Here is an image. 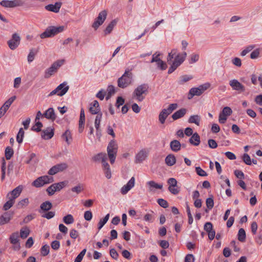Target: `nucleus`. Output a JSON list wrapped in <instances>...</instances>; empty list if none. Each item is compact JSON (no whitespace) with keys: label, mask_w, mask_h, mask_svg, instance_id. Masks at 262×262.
Listing matches in <instances>:
<instances>
[{"label":"nucleus","mask_w":262,"mask_h":262,"mask_svg":"<svg viewBox=\"0 0 262 262\" xmlns=\"http://www.w3.org/2000/svg\"><path fill=\"white\" fill-rule=\"evenodd\" d=\"M133 77L132 73L128 70H126L122 76L119 78L117 80L118 87L125 89L132 84L133 81Z\"/></svg>","instance_id":"1"},{"label":"nucleus","mask_w":262,"mask_h":262,"mask_svg":"<svg viewBox=\"0 0 262 262\" xmlns=\"http://www.w3.org/2000/svg\"><path fill=\"white\" fill-rule=\"evenodd\" d=\"M148 86L146 84H142L136 88L133 93V98H136L138 101H142L145 98L144 95L148 93Z\"/></svg>","instance_id":"2"},{"label":"nucleus","mask_w":262,"mask_h":262,"mask_svg":"<svg viewBox=\"0 0 262 262\" xmlns=\"http://www.w3.org/2000/svg\"><path fill=\"white\" fill-rule=\"evenodd\" d=\"M64 30L63 26L55 27L51 26L46 29L45 32L40 35L41 38L53 37Z\"/></svg>","instance_id":"3"},{"label":"nucleus","mask_w":262,"mask_h":262,"mask_svg":"<svg viewBox=\"0 0 262 262\" xmlns=\"http://www.w3.org/2000/svg\"><path fill=\"white\" fill-rule=\"evenodd\" d=\"M118 150V145L114 140H111L107 147L108 158L111 164L115 162Z\"/></svg>","instance_id":"4"},{"label":"nucleus","mask_w":262,"mask_h":262,"mask_svg":"<svg viewBox=\"0 0 262 262\" xmlns=\"http://www.w3.org/2000/svg\"><path fill=\"white\" fill-rule=\"evenodd\" d=\"M210 86L209 83H206L204 84L200 85L198 88H191L189 92L188 95V99H191L194 96H200L203 94L207 89Z\"/></svg>","instance_id":"5"},{"label":"nucleus","mask_w":262,"mask_h":262,"mask_svg":"<svg viewBox=\"0 0 262 262\" xmlns=\"http://www.w3.org/2000/svg\"><path fill=\"white\" fill-rule=\"evenodd\" d=\"M54 182V178L51 176H43L40 177L34 180L32 185L36 187L39 188L43 186L45 184L51 183Z\"/></svg>","instance_id":"6"},{"label":"nucleus","mask_w":262,"mask_h":262,"mask_svg":"<svg viewBox=\"0 0 262 262\" xmlns=\"http://www.w3.org/2000/svg\"><path fill=\"white\" fill-rule=\"evenodd\" d=\"M68 184L67 181L54 183L47 188L46 191L49 195H53L56 191H59Z\"/></svg>","instance_id":"7"},{"label":"nucleus","mask_w":262,"mask_h":262,"mask_svg":"<svg viewBox=\"0 0 262 262\" xmlns=\"http://www.w3.org/2000/svg\"><path fill=\"white\" fill-rule=\"evenodd\" d=\"M64 63V60H58L54 62L51 66L46 70L45 74V78H49L54 73H55L57 69L61 67Z\"/></svg>","instance_id":"8"},{"label":"nucleus","mask_w":262,"mask_h":262,"mask_svg":"<svg viewBox=\"0 0 262 262\" xmlns=\"http://www.w3.org/2000/svg\"><path fill=\"white\" fill-rule=\"evenodd\" d=\"M107 14V12L105 10H102L99 13L98 17L96 18L92 25V27L95 29V30H97L100 26L102 25L106 19Z\"/></svg>","instance_id":"9"},{"label":"nucleus","mask_w":262,"mask_h":262,"mask_svg":"<svg viewBox=\"0 0 262 262\" xmlns=\"http://www.w3.org/2000/svg\"><path fill=\"white\" fill-rule=\"evenodd\" d=\"M68 167V164L66 163L57 164L52 167L48 172L49 175L53 176L58 172H62Z\"/></svg>","instance_id":"10"},{"label":"nucleus","mask_w":262,"mask_h":262,"mask_svg":"<svg viewBox=\"0 0 262 262\" xmlns=\"http://www.w3.org/2000/svg\"><path fill=\"white\" fill-rule=\"evenodd\" d=\"M0 4L6 8H14L23 6L24 2L22 0H3L1 2Z\"/></svg>","instance_id":"11"},{"label":"nucleus","mask_w":262,"mask_h":262,"mask_svg":"<svg viewBox=\"0 0 262 262\" xmlns=\"http://www.w3.org/2000/svg\"><path fill=\"white\" fill-rule=\"evenodd\" d=\"M232 113V111L230 107L228 106L224 107L219 114V122L221 124L225 123L227 119V117L230 116Z\"/></svg>","instance_id":"12"},{"label":"nucleus","mask_w":262,"mask_h":262,"mask_svg":"<svg viewBox=\"0 0 262 262\" xmlns=\"http://www.w3.org/2000/svg\"><path fill=\"white\" fill-rule=\"evenodd\" d=\"M229 85L233 90L237 91L239 94L246 91L245 86L236 79L230 80Z\"/></svg>","instance_id":"13"},{"label":"nucleus","mask_w":262,"mask_h":262,"mask_svg":"<svg viewBox=\"0 0 262 262\" xmlns=\"http://www.w3.org/2000/svg\"><path fill=\"white\" fill-rule=\"evenodd\" d=\"M20 38L18 34L14 33L12 34V38L8 41V45L10 49L15 50L19 45Z\"/></svg>","instance_id":"14"},{"label":"nucleus","mask_w":262,"mask_h":262,"mask_svg":"<svg viewBox=\"0 0 262 262\" xmlns=\"http://www.w3.org/2000/svg\"><path fill=\"white\" fill-rule=\"evenodd\" d=\"M22 190L23 186L19 185L9 192L7 195V198L15 202V200L20 195Z\"/></svg>","instance_id":"15"},{"label":"nucleus","mask_w":262,"mask_h":262,"mask_svg":"<svg viewBox=\"0 0 262 262\" xmlns=\"http://www.w3.org/2000/svg\"><path fill=\"white\" fill-rule=\"evenodd\" d=\"M148 151L144 149L141 150L136 156L135 163H141L147 158Z\"/></svg>","instance_id":"16"},{"label":"nucleus","mask_w":262,"mask_h":262,"mask_svg":"<svg viewBox=\"0 0 262 262\" xmlns=\"http://www.w3.org/2000/svg\"><path fill=\"white\" fill-rule=\"evenodd\" d=\"M69 86L67 84V82H64L60 84L56 88L59 92L58 96H62L65 95L69 89Z\"/></svg>","instance_id":"17"},{"label":"nucleus","mask_w":262,"mask_h":262,"mask_svg":"<svg viewBox=\"0 0 262 262\" xmlns=\"http://www.w3.org/2000/svg\"><path fill=\"white\" fill-rule=\"evenodd\" d=\"M42 116L48 119H50L52 121H54L56 118L53 108L50 107L48 108L42 115Z\"/></svg>","instance_id":"18"},{"label":"nucleus","mask_w":262,"mask_h":262,"mask_svg":"<svg viewBox=\"0 0 262 262\" xmlns=\"http://www.w3.org/2000/svg\"><path fill=\"white\" fill-rule=\"evenodd\" d=\"M53 135L54 129L52 128L49 127L42 130L41 136L43 139L48 140L52 138Z\"/></svg>","instance_id":"19"},{"label":"nucleus","mask_w":262,"mask_h":262,"mask_svg":"<svg viewBox=\"0 0 262 262\" xmlns=\"http://www.w3.org/2000/svg\"><path fill=\"white\" fill-rule=\"evenodd\" d=\"M61 6V3L56 2L54 5L49 4L45 7L47 10L57 13Z\"/></svg>","instance_id":"20"},{"label":"nucleus","mask_w":262,"mask_h":262,"mask_svg":"<svg viewBox=\"0 0 262 262\" xmlns=\"http://www.w3.org/2000/svg\"><path fill=\"white\" fill-rule=\"evenodd\" d=\"M186 56L187 53L186 52H183L181 54H178L175 57L174 60L172 62L176 65H177L178 67H179L184 61Z\"/></svg>","instance_id":"21"},{"label":"nucleus","mask_w":262,"mask_h":262,"mask_svg":"<svg viewBox=\"0 0 262 262\" xmlns=\"http://www.w3.org/2000/svg\"><path fill=\"white\" fill-rule=\"evenodd\" d=\"M100 111L99 104L97 100H94L91 104L90 107V112L92 114H98Z\"/></svg>","instance_id":"22"},{"label":"nucleus","mask_w":262,"mask_h":262,"mask_svg":"<svg viewBox=\"0 0 262 262\" xmlns=\"http://www.w3.org/2000/svg\"><path fill=\"white\" fill-rule=\"evenodd\" d=\"M12 217V213L5 212L0 216V225L8 223Z\"/></svg>","instance_id":"23"},{"label":"nucleus","mask_w":262,"mask_h":262,"mask_svg":"<svg viewBox=\"0 0 262 262\" xmlns=\"http://www.w3.org/2000/svg\"><path fill=\"white\" fill-rule=\"evenodd\" d=\"M85 122V114L83 108H81L80 113V118L79 121V132L81 133L84 128Z\"/></svg>","instance_id":"24"},{"label":"nucleus","mask_w":262,"mask_h":262,"mask_svg":"<svg viewBox=\"0 0 262 262\" xmlns=\"http://www.w3.org/2000/svg\"><path fill=\"white\" fill-rule=\"evenodd\" d=\"M186 113L187 110L185 108H182L173 113L171 117L174 120H176L183 117Z\"/></svg>","instance_id":"25"},{"label":"nucleus","mask_w":262,"mask_h":262,"mask_svg":"<svg viewBox=\"0 0 262 262\" xmlns=\"http://www.w3.org/2000/svg\"><path fill=\"white\" fill-rule=\"evenodd\" d=\"M147 185L148 186V189L149 191H153L154 189H161L163 187V185L162 184L156 183L154 181H148L147 183Z\"/></svg>","instance_id":"26"},{"label":"nucleus","mask_w":262,"mask_h":262,"mask_svg":"<svg viewBox=\"0 0 262 262\" xmlns=\"http://www.w3.org/2000/svg\"><path fill=\"white\" fill-rule=\"evenodd\" d=\"M165 161L167 166H172L176 162V157L172 154H169L166 157Z\"/></svg>","instance_id":"27"},{"label":"nucleus","mask_w":262,"mask_h":262,"mask_svg":"<svg viewBox=\"0 0 262 262\" xmlns=\"http://www.w3.org/2000/svg\"><path fill=\"white\" fill-rule=\"evenodd\" d=\"M189 142L194 146L199 145L200 143V137L199 134L196 133L193 134L189 139Z\"/></svg>","instance_id":"28"},{"label":"nucleus","mask_w":262,"mask_h":262,"mask_svg":"<svg viewBox=\"0 0 262 262\" xmlns=\"http://www.w3.org/2000/svg\"><path fill=\"white\" fill-rule=\"evenodd\" d=\"M181 143L180 142L176 140H174L170 143V147L171 149L175 152L178 151L181 149Z\"/></svg>","instance_id":"29"},{"label":"nucleus","mask_w":262,"mask_h":262,"mask_svg":"<svg viewBox=\"0 0 262 262\" xmlns=\"http://www.w3.org/2000/svg\"><path fill=\"white\" fill-rule=\"evenodd\" d=\"M169 115L170 114L166 110V108L163 109L159 115V120L160 123L163 124Z\"/></svg>","instance_id":"30"},{"label":"nucleus","mask_w":262,"mask_h":262,"mask_svg":"<svg viewBox=\"0 0 262 262\" xmlns=\"http://www.w3.org/2000/svg\"><path fill=\"white\" fill-rule=\"evenodd\" d=\"M201 120V117L198 115H195L191 116L189 119L188 122L189 123H194L196 125L199 126L200 125V122Z\"/></svg>","instance_id":"31"},{"label":"nucleus","mask_w":262,"mask_h":262,"mask_svg":"<svg viewBox=\"0 0 262 262\" xmlns=\"http://www.w3.org/2000/svg\"><path fill=\"white\" fill-rule=\"evenodd\" d=\"M117 24V20L116 19L113 20L106 27L104 30L105 35L110 34L113 30L114 27Z\"/></svg>","instance_id":"32"},{"label":"nucleus","mask_w":262,"mask_h":262,"mask_svg":"<svg viewBox=\"0 0 262 262\" xmlns=\"http://www.w3.org/2000/svg\"><path fill=\"white\" fill-rule=\"evenodd\" d=\"M16 96H14L10 97L8 100H7L5 103L2 105V107L4 109L6 112L9 109L10 105L13 102V101L15 100Z\"/></svg>","instance_id":"33"},{"label":"nucleus","mask_w":262,"mask_h":262,"mask_svg":"<svg viewBox=\"0 0 262 262\" xmlns=\"http://www.w3.org/2000/svg\"><path fill=\"white\" fill-rule=\"evenodd\" d=\"M52 207V204L48 201L42 203L40 205V209L44 211H49Z\"/></svg>","instance_id":"34"},{"label":"nucleus","mask_w":262,"mask_h":262,"mask_svg":"<svg viewBox=\"0 0 262 262\" xmlns=\"http://www.w3.org/2000/svg\"><path fill=\"white\" fill-rule=\"evenodd\" d=\"M18 237L19 236L18 232H16L13 233L10 237V243L13 245L18 244L19 241Z\"/></svg>","instance_id":"35"},{"label":"nucleus","mask_w":262,"mask_h":262,"mask_svg":"<svg viewBox=\"0 0 262 262\" xmlns=\"http://www.w3.org/2000/svg\"><path fill=\"white\" fill-rule=\"evenodd\" d=\"M238 239L241 242H244L246 239V232L243 228H240L238 232Z\"/></svg>","instance_id":"36"},{"label":"nucleus","mask_w":262,"mask_h":262,"mask_svg":"<svg viewBox=\"0 0 262 262\" xmlns=\"http://www.w3.org/2000/svg\"><path fill=\"white\" fill-rule=\"evenodd\" d=\"M38 52V50L35 49H32L28 55V61L29 62H32L34 59L35 55Z\"/></svg>","instance_id":"37"},{"label":"nucleus","mask_w":262,"mask_h":262,"mask_svg":"<svg viewBox=\"0 0 262 262\" xmlns=\"http://www.w3.org/2000/svg\"><path fill=\"white\" fill-rule=\"evenodd\" d=\"M66 142L69 144L72 141V135L69 130H67L62 136Z\"/></svg>","instance_id":"38"},{"label":"nucleus","mask_w":262,"mask_h":262,"mask_svg":"<svg viewBox=\"0 0 262 262\" xmlns=\"http://www.w3.org/2000/svg\"><path fill=\"white\" fill-rule=\"evenodd\" d=\"M107 157L106 154L105 153H99L96 155H95L93 159L95 161H101L102 162L104 159H106Z\"/></svg>","instance_id":"39"},{"label":"nucleus","mask_w":262,"mask_h":262,"mask_svg":"<svg viewBox=\"0 0 262 262\" xmlns=\"http://www.w3.org/2000/svg\"><path fill=\"white\" fill-rule=\"evenodd\" d=\"M24 135L25 132L23 128H20L16 136V140L18 143H21L23 142Z\"/></svg>","instance_id":"40"},{"label":"nucleus","mask_w":262,"mask_h":262,"mask_svg":"<svg viewBox=\"0 0 262 262\" xmlns=\"http://www.w3.org/2000/svg\"><path fill=\"white\" fill-rule=\"evenodd\" d=\"M63 221L66 224H71L74 223V219L71 214H68L63 217Z\"/></svg>","instance_id":"41"},{"label":"nucleus","mask_w":262,"mask_h":262,"mask_svg":"<svg viewBox=\"0 0 262 262\" xmlns=\"http://www.w3.org/2000/svg\"><path fill=\"white\" fill-rule=\"evenodd\" d=\"M14 154L13 150L10 147H6L5 149V157L7 160H10Z\"/></svg>","instance_id":"42"},{"label":"nucleus","mask_w":262,"mask_h":262,"mask_svg":"<svg viewBox=\"0 0 262 262\" xmlns=\"http://www.w3.org/2000/svg\"><path fill=\"white\" fill-rule=\"evenodd\" d=\"M110 217V214H107L105 217L103 219L100 220L99 222L98 223V229H101L102 227L106 223V222L108 221Z\"/></svg>","instance_id":"43"},{"label":"nucleus","mask_w":262,"mask_h":262,"mask_svg":"<svg viewBox=\"0 0 262 262\" xmlns=\"http://www.w3.org/2000/svg\"><path fill=\"white\" fill-rule=\"evenodd\" d=\"M30 233V230L26 227L25 228H22L20 230V236L22 238H26L29 235Z\"/></svg>","instance_id":"44"},{"label":"nucleus","mask_w":262,"mask_h":262,"mask_svg":"<svg viewBox=\"0 0 262 262\" xmlns=\"http://www.w3.org/2000/svg\"><path fill=\"white\" fill-rule=\"evenodd\" d=\"M83 190V185L81 184H78L77 186L72 188L71 191L73 192H75L77 194L80 193Z\"/></svg>","instance_id":"45"},{"label":"nucleus","mask_w":262,"mask_h":262,"mask_svg":"<svg viewBox=\"0 0 262 262\" xmlns=\"http://www.w3.org/2000/svg\"><path fill=\"white\" fill-rule=\"evenodd\" d=\"M29 203V201L28 198L20 200L17 204V207L19 208H23L27 206Z\"/></svg>","instance_id":"46"},{"label":"nucleus","mask_w":262,"mask_h":262,"mask_svg":"<svg viewBox=\"0 0 262 262\" xmlns=\"http://www.w3.org/2000/svg\"><path fill=\"white\" fill-rule=\"evenodd\" d=\"M49 251L50 247L47 245L43 246L40 249L41 254L43 256H47L49 254Z\"/></svg>","instance_id":"47"},{"label":"nucleus","mask_w":262,"mask_h":262,"mask_svg":"<svg viewBox=\"0 0 262 262\" xmlns=\"http://www.w3.org/2000/svg\"><path fill=\"white\" fill-rule=\"evenodd\" d=\"M102 114L101 113L98 114L96 117L95 120V127L96 129H98L100 128V124L101 122V119L102 118Z\"/></svg>","instance_id":"48"},{"label":"nucleus","mask_w":262,"mask_h":262,"mask_svg":"<svg viewBox=\"0 0 262 262\" xmlns=\"http://www.w3.org/2000/svg\"><path fill=\"white\" fill-rule=\"evenodd\" d=\"M177 52V49H172L171 51L168 53V56H167V62L169 64H170L171 61H172V59L174 58V56L176 55V53Z\"/></svg>","instance_id":"49"},{"label":"nucleus","mask_w":262,"mask_h":262,"mask_svg":"<svg viewBox=\"0 0 262 262\" xmlns=\"http://www.w3.org/2000/svg\"><path fill=\"white\" fill-rule=\"evenodd\" d=\"M35 122V124L32 127V130L37 132H39L41 131V128L43 126L42 124L39 121Z\"/></svg>","instance_id":"50"},{"label":"nucleus","mask_w":262,"mask_h":262,"mask_svg":"<svg viewBox=\"0 0 262 262\" xmlns=\"http://www.w3.org/2000/svg\"><path fill=\"white\" fill-rule=\"evenodd\" d=\"M6 161L4 159H3L2 164L1 167V171H2V180H4L5 178V174H6Z\"/></svg>","instance_id":"51"},{"label":"nucleus","mask_w":262,"mask_h":262,"mask_svg":"<svg viewBox=\"0 0 262 262\" xmlns=\"http://www.w3.org/2000/svg\"><path fill=\"white\" fill-rule=\"evenodd\" d=\"M86 249H83L82 251L77 255L74 260V262H81V260H82L83 257L86 253Z\"/></svg>","instance_id":"52"},{"label":"nucleus","mask_w":262,"mask_h":262,"mask_svg":"<svg viewBox=\"0 0 262 262\" xmlns=\"http://www.w3.org/2000/svg\"><path fill=\"white\" fill-rule=\"evenodd\" d=\"M255 48V46L250 45L248 46L245 49H244L241 53L242 56H245L249 52L251 51Z\"/></svg>","instance_id":"53"},{"label":"nucleus","mask_w":262,"mask_h":262,"mask_svg":"<svg viewBox=\"0 0 262 262\" xmlns=\"http://www.w3.org/2000/svg\"><path fill=\"white\" fill-rule=\"evenodd\" d=\"M243 161L247 165H250L252 163V161L250 157L247 154H244L243 156Z\"/></svg>","instance_id":"54"},{"label":"nucleus","mask_w":262,"mask_h":262,"mask_svg":"<svg viewBox=\"0 0 262 262\" xmlns=\"http://www.w3.org/2000/svg\"><path fill=\"white\" fill-rule=\"evenodd\" d=\"M15 202H13L12 200H9L4 205L3 209L5 211L8 210L14 204Z\"/></svg>","instance_id":"55"},{"label":"nucleus","mask_w":262,"mask_h":262,"mask_svg":"<svg viewBox=\"0 0 262 262\" xmlns=\"http://www.w3.org/2000/svg\"><path fill=\"white\" fill-rule=\"evenodd\" d=\"M206 206L209 209H211L213 207L214 201L212 198H209L206 201Z\"/></svg>","instance_id":"56"},{"label":"nucleus","mask_w":262,"mask_h":262,"mask_svg":"<svg viewBox=\"0 0 262 262\" xmlns=\"http://www.w3.org/2000/svg\"><path fill=\"white\" fill-rule=\"evenodd\" d=\"M192 78V76L188 75H183L180 77V80L179 81L180 84H183L184 82H186Z\"/></svg>","instance_id":"57"},{"label":"nucleus","mask_w":262,"mask_h":262,"mask_svg":"<svg viewBox=\"0 0 262 262\" xmlns=\"http://www.w3.org/2000/svg\"><path fill=\"white\" fill-rule=\"evenodd\" d=\"M260 54V49H256L254 50L250 54V57L251 59H256L257 58Z\"/></svg>","instance_id":"58"},{"label":"nucleus","mask_w":262,"mask_h":262,"mask_svg":"<svg viewBox=\"0 0 262 262\" xmlns=\"http://www.w3.org/2000/svg\"><path fill=\"white\" fill-rule=\"evenodd\" d=\"M195 171H196V173L200 176L205 177V176H207L206 172L203 169H202L200 167H195Z\"/></svg>","instance_id":"59"},{"label":"nucleus","mask_w":262,"mask_h":262,"mask_svg":"<svg viewBox=\"0 0 262 262\" xmlns=\"http://www.w3.org/2000/svg\"><path fill=\"white\" fill-rule=\"evenodd\" d=\"M157 202L159 205L163 208H166L168 206V202L163 199H159Z\"/></svg>","instance_id":"60"},{"label":"nucleus","mask_w":262,"mask_h":262,"mask_svg":"<svg viewBox=\"0 0 262 262\" xmlns=\"http://www.w3.org/2000/svg\"><path fill=\"white\" fill-rule=\"evenodd\" d=\"M156 62L157 63L158 67L160 68L161 70H164L166 69L167 65L166 63L163 61L162 60L160 59Z\"/></svg>","instance_id":"61"},{"label":"nucleus","mask_w":262,"mask_h":262,"mask_svg":"<svg viewBox=\"0 0 262 262\" xmlns=\"http://www.w3.org/2000/svg\"><path fill=\"white\" fill-rule=\"evenodd\" d=\"M177 186H169L168 190L173 194H177L179 193L180 190Z\"/></svg>","instance_id":"62"},{"label":"nucleus","mask_w":262,"mask_h":262,"mask_svg":"<svg viewBox=\"0 0 262 262\" xmlns=\"http://www.w3.org/2000/svg\"><path fill=\"white\" fill-rule=\"evenodd\" d=\"M177 107L178 104L177 103H172L169 105L168 107L166 108V110L170 114Z\"/></svg>","instance_id":"63"},{"label":"nucleus","mask_w":262,"mask_h":262,"mask_svg":"<svg viewBox=\"0 0 262 262\" xmlns=\"http://www.w3.org/2000/svg\"><path fill=\"white\" fill-rule=\"evenodd\" d=\"M194 257L191 254H188L185 257V262H194Z\"/></svg>","instance_id":"64"}]
</instances>
